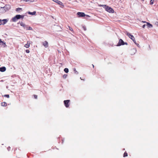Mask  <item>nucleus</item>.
<instances>
[{
  "label": "nucleus",
  "mask_w": 158,
  "mask_h": 158,
  "mask_svg": "<svg viewBox=\"0 0 158 158\" xmlns=\"http://www.w3.org/2000/svg\"><path fill=\"white\" fill-rule=\"evenodd\" d=\"M101 6L105 8L106 10L109 13H113L114 12V10L111 7L105 5H102Z\"/></svg>",
  "instance_id": "1"
},
{
  "label": "nucleus",
  "mask_w": 158,
  "mask_h": 158,
  "mask_svg": "<svg viewBox=\"0 0 158 158\" xmlns=\"http://www.w3.org/2000/svg\"><path fill=\"white\" fill-rule=\"evenodd\" d=\"M24 17V15H16L15 17L13 18L12 20L13 22H16L18 19L21 18L23 19Z\"/></svg>",
  "instance_id": "2"
},
{
  "label": "nucleus",
  "mask_w": 158,
  "mask_h": 158,
  "mask_svg": "<svg viewBox=\"0 0 158 158\" xmlns=\"http://www.w3.org/2000/svg\"><path fill=\"white\" fill-rule=\"evenodd\" d=\"M127 35L133 41L135 44H136V41L135 40V38L132 35L128 32L127 33Z\"/></svg>",
  "instance_id": "3"
},
{
  "label": "nucleus",
  "mask_w": 158,
  "mask_h": 158,
  "mask_svg": "<svg viewBox=\"0 0 158 158\" xmlns=\"http://www.w3.org/2000/svg\"><path fill=\"white\" fill-rule=\"evenodd\" d=\"M8 21V20L7 19H3V20H0V25L2 24H4L6 23Z\"/></svg>",
  "instance_id": "4"
},
{
  "label": "nucleus",
  "mask_w": 158,
  "mask_h": 158,
  "mask_svg": "<svg viewBox=\"0 0 158 158\" xmlns=\"http://www.w3.org/2000/svg\"><path fill=\"white\" fill-rule=\"evenodd\" d=\"M124 45V42L123 41V40L121 39H120L119 40L118 43V44L117 45V46H120L121 45Z\"/></svg>",
  "instance_id": "5"
},
{
  "label": "nucleus",
  "mask_w": 158,
  "mask_h": 158,
  "mask_svg": "<svg viewBox=\"0 0 158 158\" xmlns=\"http://www.w3.org/2000/svg\"><path fill=\"white\" fill-rule=\"evenodd\" d=\"M77 15L79 17H83L85 16L86 15L83 12H78L77 13ZM87 16H88L87 15H86Z\"/></svg>",
  "instance_id": "6"
},
{
  "label": "nucleus",
  "mask_w": 158,
  "mask_h": 158,
  "mask_svg": "<svg viewBox=\"0 0 158 158\" xmlns=\"http://www.w3.org/2000/svg\"><path fill=\"white\" fill-rule=\"evenodd\" d=\"M70 102V100H64V105L66 107H68L69 106V103Z\"/></svg>",
  "instance_id": "7"
},
{
  "label": "nucleus",
  "mask_w": 158,
  "mask_h": 158,
  "mask_svg": "<svg viewBox=\"0 0 158 158\" xmlns=\"http://www.w3.org/2000/svg\"><path fill=\"white\" fill-rule=\"evenodd\" d=\"M43 44L46 48H47L48 46V44L46 41L43 42Z\"/></svg>",
  "instance_id": "8"
},
{
  "label": "nucleus",
  "mask_w": 158,
  "mask_h": 158,
  "mask_svg": "<svg viewBox=\"0 0 158 158\" xmlns=\"http://www.w3.org/2000/svg\"><path fill=\"white\" fill-rule=\"evenodd\" d=\"M6 70V68L5 67H2L0 68V71L4 72Z\"/></svg>",
  "instance_id": "9"
},
{
  "label": "nucleus",
  "mask_w": 158,
  "mask_h": 158,
  "mask_svg": "<svg viewBox=\"0 0 158 158\" xmlns=\"http://www.w3.org/2000/svg\"><path fill=\"white\" fill-rule=\"evenodd\" d=\"M20 25L21 26L23 27L24 29H26L27 26L24 23L21 22L20 23Z\"/></svg>",
  "instance_id": "10"
},
{
  "label": "nucleus",
  "mask_w": 158,
  "mask_h": 158,
  "mask_svg": "<svg viewBox=\"0 0 158 158\" xmlns=\"http://www.w3.org/2000/svg\"><path fill=\"white\" fill-rule=\"evenodd\" d=\"M30 44V42L27 41V44L25 45L24 47L26 48H28L29 47Z\"/></svg>",
  "instance_id": "11"
},
{
  "label": "nucleus",
  "mask_w": 158,
  "mask_h": 158,
  "mask_svg": "<svg viewBox=\"0 0 158 158\" xmlns=\"http://www.w3.org/2000/svg\"><path fill=\"white\" fill-rule=\"evenodd\" d=\"M147 26H148V27L149 28H151L153 27L152 24L148 22H147Z\"/></svg>",
  "instance_id": "12"
},
{
  "label": "nucleus",
  "mask_w": 158,
  "mask_h": 158,
  "mask_svg": "<svg viewBox=\"0 0 158 158\" xmlns=\"http://www.w3.org/2000/svg\"><path fill=\"white\" fill-rule=\"evenodd\" d=\"M15 78V79H14V80H12V81H15V82H16V80L17 79V77L16 76V75H14L13 76H11V78Z\"/></svg>",
  "instance_id": "13"
},
{
  "label": "nucleus",
  "mask_w": 158,
  "mask_h": 158,
  "mask_svg": "<svg viewBox=\"0 0 158 158\" xmlns=\"http://www.w3.org/2000/svg\"><path fill=\"white\" fill-rule=\"evenodd\" d=\"M55 2H56V3H57L59 4L60 5H62L63 3L60 1H58V0H57V1H54Z\"/></svg>",
  "instance_id": "14"
},
{
  "label": "nucleus",
  "mask_w": 158,
  "mask_h": 158,
  "mask_svg": "<svg viewBox=\"0 0 158 158\" xmlns=\"http://www.w3.org/2000/svg\"><path fill=\"white\" fill-rule=\"evenodd\" d=\"M28 13L29 14H30V15H35L36 14V12L35 11H33L32 12H28Z\"/></svg>",
  "instance_id": "15"
},
{
  "label": "nucleus",
  "mask_w": 158,
  "mask_h": 158,
  "mask_svg": "<svg viewBox=\"0 0 158 158\" xmlns=\"http://www.w3.org/2000/svg\"><path fill=\"white\" fill-rule=\"evenodd\" d=\"M1 105L2 106H7V103L6 102H2L1 103Z\"/></svg>",
  "instance_id": "16"
},
{
  "label": "nucleus",
  "mask_w": 158,
  "mask_h": 158,
  "mask_svg": "<svg viewBox=\"0 0 158 158\" xmlns=\"http://www.w3.org/2000/svg\"><path fill=\"white\" fill-rule=\"evenodd\" d=\"M0 44L3 46V47H5L6 45L5 43L3 41H2V42L0 43Z\"/></svg>",
  "instance_id": "17"
},
{
  "label": "nucleus",
  "mask_w": 158,
  "mask_h": 158,
  "mask_svg": "<svg viewBox=\"0 0 158 158\" xmlns=\"http://www.w3.org/2000/svg\"><path fill=\"white\" fill-rule=\"evenodd\" d=\"M27 30H32V27H28V26L26 28Z\"/></svg>",
  "instance_id": "18"
},
{
  "label": "nucleus",
  "mask_w": 158,
  "mask_h": 158,
  "mask_svg": "<svg viewBox=\"0 0 158 158\" xmlns=\"http://www.w3.org/2000/svg\"><path fill=\"white\" fill-rule=\"evenodd\" d=\"M22 8H17L16 9V11L17 12H19V11L20 10H22Z\"/></svg>",
  "instance_id": "19"
},
{
  "label": "nucleus",
  "mask_w": 158,
  "mask_h": 158,
  "mask_svg": "<svg viewBox=\"0 0 158 158\" xmlns=\"http://www.w3.org/2000/svg\"><path fill=\"white\" fill-rule=\"evenodd\" d=\"M64 71L66 73H68L69 72V69L68 68H65L64 69Z\"/></svg>",
  "instance_id": "20"
},
{
  "label": "nucleus",
  "mask_w": 158,
  "mask_h": 158,
  "mask_svg": "<svg viewBox=\"0 0 158 158\" xmlns=\"http://www.w3.org/2000/svg\"><path fill=\"white\" fill-rule=\"evenodd\" d=\"M127 156H128L127 153L126 152H125L123 154V157H125Z\"/></svg>",
  "instance_id": "21"
},
{
  "label": "nucleus",
  "mask_w": 158,
  "mask_h": 158,
  "mask_svg": "<svg viewBox=\"0 0 158 158\" xmlns=\"http://www.w3.org/2000/svg\"><path fill=\"white\" fill-rule=\"evenodd\" d=\"M23 1H25V2H27V1H29L30 2H34V0H22Z\"/></svg>",
  "instance_id": "22"
},
{
  "label": "nucleus",
  "mask_w": 158,
  "mask_h": 158,
  "mask_svg": "<svg viewBox=\"0 0 158 158\" xmlns=\"http://www.w3.org/2000/svg\"><path fill=\"white\" fill-rule=\"evenodd\" d=\"M68 27H69V29L70 31H72V32H73V29H72V28H71V27H69V26H68Z\"/></svg>",
  "instance_id": "23"
},
{
  "label": "nucleus",
  "mask_w": 158,
  "mask_h": 158,
  "mask_svg": "<svg viewBox=\"0 0 158 158\" xmlns=\"http://www.w3.org/2000/svg\"><path fill=\"white\" fill-rule=\"evenodd\" d=\"M154 0H151L150 1V4L151 5H152L153 4V2H154Z\"/></svg>",
  "instance_id": "24"
},
{
  "label": "nucleus",
  "mask_w": 158,
  "mask_h": 158,
  "mask_svg": "<svg viewBox=\"0 0 158 158\" xmlns=\"http://www.w3.org/2000/svg\"><path fill=\"white\" fill-rule=\"evenodd\" d=\"M74 73L76 74H78V72H77V71L76 70V69H74Z\"/></svg>",
  "instance_id": "25"
},
{
  "label": "nucleus",
  "mask_w": 158,
  "mask_h": 158,
  "mask_svg": "<svg viewBox=\"0 0 158 158\" xmlns=\"http://www.w3.org/2000/svg\"><path fill=\"white\" fill-rule=\"evenodd\" d=\"M67 77V75H66V74H64L63 75V78L64 79L66 78Z\"/></svg>",
  "instance_id": "26"
},
{
  "label": "nucleus",
  "mask_w": 158,
  "mask_h": 158,
  "mask_svg": "<svg viewBox=\"0 0 158 158\" xmlns=\"http://www.w3.org/2000/svg\"><path fill=\"white\" fill-rule=\"evenodd\" d=\"M4 97H6L7 98H9V94L5 95H4Z\"/></svg>",
  "instance_id": "27"
},
{
  "label": "nucleus",
  "mask_w": 158,
  "mask_h": 158,
  "mask_svg": "<svg viewBox=\"0 0 158 158\" xmlns=\"http://www.w3.org/2000/svg\"><path fill=\"white\" fill-rule=\"evenodd\" d=\"M34 98L35 99H37V95H34Z\"/></svg>",
  "instance_id": "28"
},
{
  "label": "nucleus",
  "mask_w": 158,
  "mask_h": 158,
  "mask_svg": "<svg viewBox=\"0 0 158 158\" xmlns=\"http://www.w3.org/2000/svg\"><path fill=\"white\" fill-rule=\"evenodd\" d=\"M26 52L27 53H29L30 52V51L28 50H26Z\"/></svg>",
  "instance_id": "29"
},
{
  "label": "nucleus",
  "mask_w": 158,
  "mask_h": 158,
  "mask_svg": "<svg viewBox=\"0 0 158 158\" xmlns=\"http://www.w3.org/2000/svg\"><path fill=\"white\" fill-rule=\"evenodd\" d=\"M83 29L84 30V31H86V28L85 27H83Z\"/></svg>",
  "instance_id": "30"
},
{
  "label": "nucleus",
  "mask_w": 158,
  "mask_h": 158,
  "mask_svg": "<svg viewBox=\"0 0 158 158\" xmlns=\"http://www.w3.org/2000/svg\"><path fill=\"white\" fill-rule=\"evenodd\" d=\"M145 26H146V25H145V24H144V25H143V26H142L143 28H145Z\"/></svg>",
  "instance_id": "31"
},
{
  "label": "nucleus",
  "mask_w": 158,
  "mask_h": 158,
  "mask_svg": "<svg viewBox=\"0 0 158 158\" xmlns=\"http://www.w3.org/2000/svg\"><path fill=\"white\" fill-rule=\"evenodd\" d=\"M133 51L134 52H136V50L135 49H133Z\"/></svg>",
  "instance_id": "32"
},
{
  "label": "nucleus",
  "mask_w": 158,
  "mask_h": 158,
  "mask_svg": "<svg viewBox=\"0 0 158 158\" xmlns=\"http://www.w3.org/2000/svg\"><path fill=\"white\" fill-rule=\"evenodd\" d=\"M127 43H125L124 42V44H126V45H127Z\"/></svg>",
  "instance_id": "33"
},
{
  "label": "nucleus",
  "mask_w": 158,
  "mask_h": 158,
  "mask_svg": "<svg viewBox=\"0 0 158 158\" xmlns=\"http://www.w3.org/2000/svg\"><path fill=\"white\" fill-rule=\"evenodd\" d=\"M136 45H137V46H139V44H137V43H136Z\"/></svg>",
  "instance_id": "34"
},
{
  "label": "nucleus",
  "mask_w": 158,
  "mask_h": 158,
  "mask_svg": "<svg viewBox=\"0 0 158 158\" xmlns=\"http://www.w3.org/2000/svg\"><path fill=\"white\" fill-rule=\"evenodd\" d=\"M93 68H94V65L93 64H92Z\"/></svg>",
  "instance_id": "35"
},
{
  "label": "nucleus",
  "mask_w": 158,
  "mask_h": 158,
  "mask_svg": "<svg viewBox=\"0 0 158 158\" xmlns=\"http://www.w3.org/2000/svg\"><path fill=\"white\" fill-rule=\"evenodd\" d=\"M9 147L8 148H7V149L8 151H9Z\"/></svg>",
  "instance_id": "36"
},
{
  "label": "nucleus",
  "mask_w": 158,
  "mask_h": 158,
  "mask_svg": "<svg viewBox=\"0 0 158 158\" xmlns=\"http://www.w3.org/2000/svg\"><path fill=\"white\" fill-rule=\"evenodd\" d=\"M143 23H146V21H143Z\"/></svg>",
  "instance_id": "37"
},
{
  "label": "nucleus",
  "mask_w": 158,
  "mask_h": 158,
  "mask_svg": "<svg viewBox=\"0 0 158 158\" xmlns=\"http://www.w3.org/2000/svg\"><path fill=\"white\" fill-rule=\"evenodd\" d=\"M142 0L143 1H144V0Z\"/></svg>",
  "instance_id": "38"
}]
</instances>
